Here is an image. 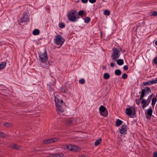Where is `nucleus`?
Masks as SVG:
<instances>
[{"label": "nucleus", "instance_id": "nucleus-31", "mask_svg": "<svg viewBox=\"0 0 157 157\" xmlns=\"http://www.w3.org/2000/svg\"><path fill=\"white\" fill-rule=\"evenodd\" d=\"M84 14V13L83 10H80L78 13V15L81 17H82Z\"/></svg>", "mask_w": 157, "mask_h": 157}, {"label": "nucleus", "instance_id": "nucleus-3", "mask_svg": "<svg viewBox=\"0 0 157 157\" xmlns=\"http://www.w3.org/2000/svg\"><path fill=\"white\" fill-rule=\"evenodd\" d=\"M54 40L57 45L61 46L63 44L65 41L64 38L61 36L59 35L56 36Z\"/></svg>", "mask_w": 157, "mask_h": 157}, {"label": "nucleus", "instance_id": "nucleus-35", "mask_svg": "<svg viewBox=\"0 0 157 157\" xmlns=\"http://www.w3.org/2000/svg\"><path fill=\"white\" fill-rule=\"evenodd\" d=\"M150 102H151L150 100H149V102H147H147L145 104V105H142V108L143 109H144L145 107H146L148 105L149 103Z\"/></svg>", "mask_w": 157, "mask_h": 157}, {"label": "nucleus", "instance_id": "nucleus-45", "mask_svg": "<svg viewBox=\"0 0 157 157\" xmlns=\"http://www.w3.org/2000/svg\"><path fill=\"white\" fill-rule=\"evenodd\" d=\"M153 157H157V151L153 153Z\"/></svg>", "mask_w": 157, "mask_h": 157}, {"label": "nucleus", "instance_id": "nucleus-43", "mask_svg": "<svg viewBox=\"0 0 157 157\" xmlns=\"http://www.w3.org/2000/svg\"><path fill=\"white\" fill-rule=\"evenodd\" d=\"M140 100H139V99H136V104L137 105H139L140 104L139 101Z\"/></svg>", "mask_w": 157, "mask_h": 157}, {"label": "nucleus", "instance_id": "nucleus-7", "mask_svg": "<svg viewBox=\"0 0 157 157\" xmlns=\"http://www.w3.org/2000/svg\"><path fill=\"white\" fill-rule=\"evenodd\" d=\"M59 138H52L45 140L43 141L45 144H49L56 141L59 140Z\"/></svg>", "mask_w": 157, "mask_h": 157}, {"label": "nucleus", "instance_id": "nucleus-33", "mask_svg": "<svg viewBox=\"0 0 157 157\" xmlns=\"http://www.w3.org/2000/svg\"><path fill=\"white\" fill-rule=\"evenodd\" d=\"M59 27L60 28H63L65 27V25L63 23H60L59 24Z\"/></svg>", "mask_w": 157, "mask_h": 157}, {"label": "nucleus", "instance_id": "nucleus-14", "mask_svg": "<svg viewBox=\"0 0 157 157\" xmlns=\"http://www.w3.org/2000/svg\"><path fill=\"white\" fill-rule=\"evenodd\" d=\"M143 90H145V94L146 95L149 93H151V89L148 87H145L144 89Z\"/></svg>", "mask_w": 157, "mask_h": 157}, {"label": "nucleus", "instance_id": "nucleus-44", "mask_svg": "<svg viewBox=\"0 0 157 157\" xmlns=\"http://www.w3.org/2000/svg\"><path fill=\"white\" fill-rule=\"evenodd\" d=\"M90 2L92 3H94L96 1V0H89Z\"/></svg>", "mask_w": 157, "mask_h": 157}, {"label": "nucleus", "instance_id": "nucleus-22", "mask_svg": "<svg viewBox=\"0 0 157 157\" xmlns=\"http://www.w3.org/2000/svg\"><path fill=\"white\" fill-rule=\"evenodd\" d=\"M10 147H11V148L13 149L16 150L18 149L19 148L18 145L16 144H11Z\"/></svg>", "mask_w": 157, "mask_h": 157}, {"label": "nucleus", "instance_id": "nucleus-42", "mask_svg": "<svg viewBox=\"0 0 157 157\" xmlns=\"http://www.w3.org/2000/svg\"><path fill=\"white\" fill-rule=\"evenodd\" d=\"M153 94H151L148 97V100L149 99V100H151V99L152 98V97L153 96Z\"/></svg>", "mask_w": 157, "mask_h": 157}, {"label": "nucleus", "instance_id": "nucleus-54", "mask_svg": "<svg viewBox=\"0 0 157 157\" xmlns=\"http://www.w3.org/2000/svg\"><path fill=\"white\" fill-rule=\"evenodd\" d=\"M76 18H77V20L79 18V16H78L77 17V16H76Z\"/></svg>", "mask_w": 157, "mask_h": 157}, {"label": "nucleus", "instance_id": "nucleus-48", "mask_svg": "<svg viewBox=\"0 0 157 157\" xmlns=\"http://www.w3.org/2000/svg\"><path fill=\"white\" fill-rule=\"evenodd\" d=\"M63 102V100H60V103H59L60 104V105H62Z\"/></svg>", "mask_w": 157, "mask_h": 157}, {"label": "nucleus", "instance_id": "nucleus-21", "mask_svg": "<svg viewBox=\"0 0 157 157\" xmlns=\"http://www.w3.org/2000/svg\"><path fill=\"white\" fill-rule=\"evenodd\" d=\"M116 61L117 62V63L119 65H121L124 64L123 60L121 59H117Z\"/></svg>", "mask_w": 157, "mask_h": 157}, {"label": "nucleus", "instance_id": "nucleus-55", "mask_svg": "<svg viewBox=\"0 0 157 157\" xmlns=\"http://www.w3.org/2000/svg\"><path fill=\"white\" fill-rule=\"evenodd\" d=\"M149 99L148 100V99L146 100V101H147V102H149Z\"/></svg>", "mask_w": 157, "mask_h": 157}, {"label": "nucleus", "instance_id": "nucleus-41", "mask_svg": "<svg viewBox=\"0 0 157 157\" xmlns=\"http://www.w3.org/2000/svg\"><path fill=\"white\" fill-rule=\"evenodd\" d=\"M128 65H125L124 67V70L125 71L127 70L128 69Z\"/></svg>", "mask_w": 157, "mask_h": 157}, {"label": "nucleus", "instance_id": "nucleus-38", "mask_svg": "<svg viewBox=\"0 0 157 157\" xmlns=\"http://www.w3.org/2000/svg\"><path fill=\"white\" fill-rule=\"evenodd\" d=\"M128 77V75H127L126 73H124L123 74V75H122V78L125 79L126 78Z\"/></svg>", "mask_w": 157, "mask_h": 157}, {"label": "nucleus", "instance_id": "nucleus-53", "mask_svg": "<svg viewBox=\"0 0 157 157\" xmlns=\"http://www.w3.org/2000/svg\"><path fill=\"white\" fill-rule=\"evenodd\" d=\"M78 157H85V156L84 155H81Z\"/></svg>", "mask_w": 157, "mask_h": 157}, {"label": "nucleus", "instance_id": "nucleus-32", "mask_svg": "<svg viewBox=\"0 0 157 157\" xmlns=\"http://www.w3.org/2000/svg\"><path fill=\"white\" fill-rule=\"evenodd\" d=\"M110 14V11L107 10H105L104 11V14L106 15H109Z\"/></svg>", "mask_w": 157, "mask_h": 157}, {"label": "nucleus", "instance_id": "nucleus-49", "mask_svg": "<svg viewBox=\"0 0 157 157\" xmlns=\"http://www.w3.org/2000/svg\"><path fill=\"white\" fill-rule=\"evenodd\" d=\"M61 92L63 93H67V92L66 90H62V91H61Z\"/></svg>", "mask_w": 157, "mask_h": 157}, {"label": "nucleus", "instance_id": "nucleus-60", "mask_svg": "<svg viewBox=\"0 0 157 157\" xmlns=\"http://www.w3.org/2000/svg\"><path fill=\"white\" fill-rule=\"evenodd\" d=\"M146 140H149L148 139H146Z\"/></svg>", "mask_w": 157, "mask_h": 157}, {"label": "nucleus", "instance_id": "nucleus-25", "mask_svg": "<svg viewBox=\"0 0 157 157\" xmlns=\"http://www.w3.org/2000/svg\"><path fill=\"white\" fill-rule=\"evenodd\" d=\"M6 63L5 62H2L0 64V70L3 69L6 66Z\"/></svg>", "mask_w": 157, "mask_h": 157}, {"label": "nucleus", "instance_id": "nucleus-13", "mask_svg": "<svg viewBox=\"0 0 157 157\" xmlns=\"http://www.w3.org/2000/svg\"><path fill=\"white\" fill-rule=\"evenodd\" d=\"M145 90H142L140 93V95L139 100H141L144 97V96H146V94H145Z\"/></svg>", "mask_w": 157, "mask_h": 157}, {"label": "nucleus", "instance_id": "nucleus-9", "mask_svg": "<svg viewBox=\"0 0 157 157\" xmlns=\"http://www.w3.org/2000/svg\"><path fill=\"white\" fill-rule=\"evenodd\" d=\"M29 19V17L28 15L25 14L23 18H21L20 23H23L24 22H27Z\"/></svg>", "mask_w": 157, "mask_h": 157}, {"label": "nucleus", "instance_id": "nucleus-36", "mask_svg": "<svg viewBox=\"0 0 157 157\" xmlns=\"http://www.w3.org/2000/svg\"><path fill=\"white\" fill-rule=\"evenodd\" d=\"M79 82L80 84H83L85 83V81L83 78H82L79 80Z\"/></svg>", "mask_w": 157, "mask_h": 157}, {"label": "nucleus", "instance_id": "nucleus-17", "mask_svg": "<svg viewBox=\"0 0 157 157\" xmlns=\"http://www.w3.org/2000/svg\"><path fill=\"white\" fill-rule=\"evenodd\" d=\"M122 121L119 119H117L116 121V126L118 127L122 123Z\"/></svg>", "mask_w": 157, "mask_h": 157}, {"label": "nucleus", "instance_id": "nucleus-8", "mask_svg": "<svg viewBox=\"0 0 157 157\" xmlns=\"http://www.w3.org/2000/svg\"><path fill=\"white\" fill-rule=\"evenodd\" d=\"M155 80L149 81L147 82H144L142 84V86H145L146 85H150L153 84H154L156 83Z\"/></svg>", "mask_w": 157, "mask_h": 157}, {"label": "nucleus", "instance_id": "nucleus-37", "mask_svg": "<svg viewBox=\"0 0 157 157\" xmlns=\"http://www.w3.org/2000/svg\"><path fill=\"white\" fill-rule=\"evenodd\" d=\"M151 15L153 16H156L157 15V12L155 11H152L151 12Z\"/></svg>", "mask_w": 157, "mask_h": 157}, {"label": "nucleus", "instance_id": "nucleus-59", "mask_svg": "<svg viewBox=\"0 0 157 157\" xmlns=\"http://www.w3.org/2000/svg\"><path fill=\"white\" fill-rule=\"evenodd\" d=\"M146 117H147V118H148V117L147 116V115H146Z\"/></svg>", "mask_w": 157, "mask_h": 157}, {"label": "nucleus", "instance_id": "nucleus-29", "mask_svg": "<svg viewBox=\"0 0 157 157\" xmlns=\"http://www.w3.org/2000/svg\"><path fill=\"white\" fill-rule=\"evenodd\" d=\"M12 125L11 124L8 122H6L4 124V125L7 128L11 126Z\"/></svg>", "mask_w": 157, "mask_h": 157}, {"label": "nucleus", "instance_id": "nucleus-16", "mask_svg": "<svg viewBox=\"0 0 157 157\" xmlns=\"http://www.w3.org/2000/svg\"><path fill=\"white\" fill-rule=\"evenodd\" d=\"M152 109L151 107H150L147 110V114L149 116L151 117L152 115Z\"/></svg>", "mask_w": 157, "mask_h": 157}, {"label": "nucleus", "instance_id": "nucleus-34", "mask_svg": "<svg viewBox=\"0 0 157 157\" xmlns=\"http://www.w3.org/2000/svg\"><path fill=\"white\" fill-rule=\"evenodd\" d=\"M72 145H67V148L69 151H72Z\"/></svg>", "mask_w": 157, "mask_h": 157}, {"label": "nucleus", "instance_id": "nucleus-51", "mask_svg": "<svg viewBox=\"0 0 157 157\" xmlns=\"http://www.w3.org/2000/svg\"><path fill=\"white\" fill-rule=\"evenodd\" d=\"M155 44L157 46V40L155 41Z\"/></svg>", "mask_w": 157, "mask_h": 157}, {"label": "nucleus", "instance_id": "nucleus-26", "mask_svg": "<svg viewBox=\"0 0 157 157\" xmlns=\"http://www.w3.org/2000/svg\"><path fill=\"white\" fill-rule=\"evenodd\" d=\"M157 100V98H152V103L151 105L152 106L154 105L156 102Z\"/></svg>", "mask_w": 157, "mask_h": 157}, {"label": "nucleus", "instance_id": "nucleus-5", "mask_svg": "<svg viewBox=\"0 0 157 157\" xmlns=\"http://www.w3.org/2000/svg\"><path fill=\"white\" fill-rule=\"evenodd\" d=\"M99 113L100 115L105 117L108 115V112L106 108L103 105H101L99 108Z\"/></svg>", "mask_w": 157, "mask_h": 157}, {"label": "nucleus", "instance_id": "nucleus-40", "mask_svg": "<svg viewBox=\"0 0 157 157\" xmlns=\"http://www.w3.org/2000/svg\"><path fill=\"white\" fill-rule=\"evenodd\" d=\"M153 62L155 64H157V57H156L154 59Z\"/></svg>", "mask_w": 157, "mask_h": 157}, {"label": "nucleus", "instance_id": "nucleus-46", "mask_svg": "<svg viewBox=\"0 0 157 157\" xmlns=\"http://www.w3.org/2000/svg\"><path fill=\"white\" fill-rule=\"evenodd\" d=\"M82 2L84 3H86L87 2L88 0H81Z\"/></svg>", "mask_w": 157, "mask_h": 157}, {"label": "nucleus", "instance_id": "nucleus-18", "mask_svg": "<svg viewBox=\"0 0 157 157\" xmlns=\"http://www.w3.org/2000/svg\"><path fill=\"white\" fill-rule=\"evenodd\" d=\"M55 100L56 106L60 105V104L59 103H60V100L57 98L56 96L55 97Z\"/></svg>", "mask_w": 157, "mask_h": 157}, {"label": "nucleus", "instance_id": "nucleus-57", "mask_svg": "<svg viewBox=\"0 0 157 157\" xmlns=\"http://www.w3.org/2000/svg\"><path fill=\"white\" fill-rule=\"evenodd\" d=\"M137 27H139V26H136V28H137Z\"/></svg>", "mask_w": 157, "mask_h": 157}, {"label": "nucleus", "instance_id": "nucleus-1", "mask_svg": "<svg viewBox=\"0 0 157 157\" xmlns=\"http://www.w3.org/2000/svg\"><path fill=\"white\" fill-rule=\"evenodd\" d=\"M77 12L74 10H71L68 11L67 16L69 20L72 22H75L77 20L76 16H77Z\"/></svg>", "mask_w": 157, "mask_h": 157}, {"label": "nucleus", "instance_id": "nucleus-19", "mask_svg": "<svg viewBox=\"0 0 157 157\" xmlns=\"http://www.w3.org/2000/svg\"><path fill=\"white\" fill-rule=\"evenodd\" d=\"M102 141V139L101 138H99V139L97 140L95 143H94V145L95 146H97L98 145L100 144L101 143Z\"/></svg>", "mask_w": 157, "mask_h": 157}, {"label": "nucleus", "instance_id": "nucleus-15", "mask_svg": "<svg viewBox=\"0 0 157 157\" xmlns=\"http://www.w3.org/2000/svg\"><path fill=\"white\" fill-rule=\"evenodd\" d=\"M62 106L61 105H59L56 106L57 108L56 109L58 112L59 111L60 112H62L64 111V109L62 108Z\"/></svg>", "mask_w": 157, "mask_h": 157}, {"label": "nucleus", "instance_id": "nucleus-50", "mask_svg": "<svg viewBox=\"0 0 157 157\" xmlns=\"http://www.w3.org/2000/svg\"><path fill=\"white\" fill-rule=\"evenodd\" d=\"M53 86H54V85H52L51 86H50L49 87V90H50V89H51L52 90L53 89H52V87H53Z\"/></svg>", "mask_w": 157, "mask_h": 157}, {"label": "nucleus", "instance_id": "nucleus-23", "mask_svg": "<svg viewBox=\"0 0 157 157\" xmlns=\"http://www.w3.org/2000/svg\"><path fill=\"white\" fill-rule=\"evenodd\" d=\"M103 77L105 79H108L110 78V75L108 73H105L104 74Z\"/></svg>", "mask_w": 157, "mask_h": 157}, {"label": "nucleus", "instance_id": "nucleus-56", "mask_svg": "<svg viewBox=\"0 0 157 157\" xmlns=\"http://www.w3.org/2000/svg\"><path fill=\"white\" fill-rule=\"evenodd\" d=\"M60 90H61V91H62V90H63L62 88H60Z\"/></svg>", "mask_w": 157, "mask_h": 157}, {"label": "nucleus", "instance_id": "nucleus-10", "mask_svg": "<svg viewBox=\"0 0 157 157\" xmlns=\"http://www.w3.org/2000/svg\"><path fill=\"white\" fill-rule=\"evenodd\" d=\"M126 126L125 125H123L121 127V129L120 130V133L124 135L126 134L127 129Z\"/></svg>", "mask_w": 157, "mask_h": 157}, {"label": "nucleus", "instance_id": "nucleus-52", "mask_svg": "<svg viewBox=\"0 0 157 157\" xmlns=\"http://www.w3.org/2000/svg\"><path fill=\"white\" fill-rule=\"evenodd\" d=\"M103 69H106V67L105 66H103Z\"/></svg>", "mask_w": 157, "mask_h": 157}, {"label": "nucleus", "instance_id": "nucleus-20", "mask_svg": "<svg viewBox=\"0 0 157 157\" xmlns=\"http://www.w3.org/2000/svg\"><path fill=\"white\" fill-rule=\"evenodd\" d=\"M40 33V30L37 29H35L33 31V34L34 35H38Z\"/></svg>", "mask_w": 157, "mask_h": 157}, {"label": "nucleus", "instance_id": "nucleus-28", "mask_svg": "<svg viewBox=\"0 0 157 157\" xmlns=\"http://www.w3.org/2000/svg\"><path fill=\"white\" fill-rule=\"evenodd\" d=\"M84 19L85 20V22L86 23H88L90 21V18L88 17H86Z\"/></svg>", "mask_w": 157, "mask_h": 157}, {"label": "nucleus", "instance_id": "nucleus-30", "mask_svg": "<svg viewBox=\"0 0 157 157\" xmlns=\"http://www.w3.org/2000/svg\"><path fill=\"white\" fill-rule=\"evenodd\" d=\"M73 121L72 119H70L67 121V123L68 124H73Z\"/></svg>", "mask_w": 157, "mask_h": 157}, {"label": "nucleus", "instance_id": "nucleus-47", "mask_svg": "<svg viewBox=\"0 0 157 157\" xmlns=\"http://www.w3.org/2000/svg\"><path fill=\"white\" fill-rule=\"evenodd\" d=\"M110 66H111V67H114V66L115 65L114 63H113V62H112L110 63Z\"/></svg>", "mask_w": 157, "mask_h": 157}, {"label": "nucleus", "instance_id": "nucleus-6", "mask_svg": "<svg viewBox=\"0 0 157 157\" xmlns=\"http://www.w3.org/2000/svg\"><path fill=\"white\" fill-rule=\"evenodd\" d=\"M39 56L40 59L41 61L43 63L47 62L48 59V56L47 52L46 50L44 51V53L42 54H40Z\"/></svg>", "mask_w": 157, "mask_h": 157}, {"label": "nucleus", "instance_id": "nucleus-27", "mask_svg": "<svg viewBox=\"0 0 157 157\" xmlns=\"http://www.w3.org/2000/svg\"><path fill=\"white\" fill-rule=\"evenodd\" d=\"M10 137V136L5 134L4 133L0 132V137Z\"/></svg>", "mask_w": 157, "mask_h": 157}, {"label": "nucleus", "instance_id": "nucleus-4", "mask_svg": "<svg viewBox=\"0 0 157 157\" xmlns=\"http://www.w3.org/2000/svg\"><path fill=\"white\" fill-rule=\"evenodd\" d=\"M125 113L126 114L130 116L131 118H134L136 115V109L135 108H133L132 109L130 108L126 109Z\"/></svg>", "mask_w": 157, "mask_h": 157}, {"label": "nucleus", "instance_id": "nucleus-12", "mask_svg": "<svg viewBox=\"0 0 157 157\" xmlns=\"http://www.w3.org/2000/svg\"><path fill=\"white\" fill-rule=\"evenodd\" d=\"M64 155L63 154L58 153L56 154H52V157H63Z\"/></svg>", "mask_w": 157, "mask_h": 157}, {"label": "nucleus", "instance_id": "nucleus-58", "mask_svg": "<svg viewBox=\"0 0 157 157\" xmlns=\"http://www.w3.org/2000/svg\"><path fill=\"white\" fill-rule=\"evenodd\" d=\"M155 80H156V81H157L156 82V83H157V79H155Z\"/></svg>", "mask_w": 157, "mask_h": 157}, {"label": "nucleus", "instance_id": "nucleus-24", "mask_svg": "<svg viewBox=\"0 0 157 157\" xmlns=\"http://www.w3.org/2000/svg\"><path fill=\"white\" fill-rule=\"evenodd\" d=\"M115 73L116 75L119 76L121 74V72L120 70L117 69L115 71Z\"/></svg>", "mask_w": 157, "mask_h": 157}, {"label": "nucleus", "instance_id": "nucleus-2", "mask_svg": "<svg viewBox=\"0 0 157 157\" xmlns=\"http://www.w3.org/2000/svg\"><path fill=\"white\" fill-rule=\"evenodd\" d=\"M112 51L111 57L113 60L116 61L120 56V51L118 49L116 48H113L112 49Z\"/></svg>", "mask_w": 157, "mask_h": 157}, {"label": "nucleus", "instance_id": "nucleus-39", "mask_svg": "<svg viewBox=\"0 0 157 157\" xmlns=\"http://www.w3.org/2000/svg\"><path fill=\"white\" fill-rule=\"evenodd\" d=\"M147 102L146 100L145 99H143L141 101V104L142 105H145V104Z\"/></svg>", "mask_w": 157, "mask_h": 157}, {"label": "nucleus", "instance_id": "nucleus-11", "mask_svg": "<svg viewBox=\"0 0 157 157\" xmlns=\"http://www.w3.org/2000/svg\"><path fill=\"white\" fill-rule=\"evenodd\" d=\"M72 151H78L80 150L81 148L76 146L72 145Z\"/></svg>", "mask_w": 157, "mask_h": 157}]
</instances>
